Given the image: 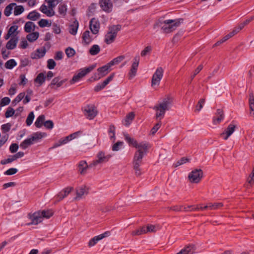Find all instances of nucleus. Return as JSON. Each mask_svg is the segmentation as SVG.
Instances as JSON below:
<instances>
[{"label":"nucleus","mask_w":254,"mask_h":254,"mask_svg":"<svg viewBox=\"0 0 254 254\" xmlns=\"http://www.w3.org/2000/svg\"><path fill=\"white\" fill-rule=\"evenodd\" d=\"M205 103V99H201L198 101L197 104L196 106L195 110L199 112L202 108L203 105Z\"/></svg>","instance_id":"680f3d73"},{"label":"nucleus","mask_w":254,"mask_h":254,"mask_svg":"<svg viewBox=\"0 0 254 254\" xmlns=\"http://www.w3.org/2000/svg\"><path fill=\"white\" fill-rule=\"evenodd\" d=\"M100 5L103 10L107 12L111 11L113 7L111 0H100Z\"/></svg>","instance_id":"4be33fe9"},{"label":"nucleus","mask_w":254,"mask_h":254,"mask_svg":"<svg viewBox=\"0 0 254 254\" xmlns=\"http://www.w3.org/2000/svg\"><path fill=\"white\" fill-rule=\"evenodd\" d=\"M63 84V81L60 80V78L58 77L55 78L52 82L51 85L52 86V88L54 89H57L58 87H60Z\"/></svg>","instance_id":"e433bc0d"},{"label":"nucleus","mask_w":254,"mask_h":254,"mask_svg":"<svg viewBox=\"0 0 254 254\" xmlns=\"http://www.w3.org/2000/svg\"><path fill=\"white\" fill-rule=\"evenodd\" d=\"M110 67L111 66L109 64H108L101 67L98 68L97 69L98 71L99 72L98 74V77H97V76L95 75V77H94L93 80H98L101 77L105 76L108 73V70Z\"/></svg>","instance_id":"aec40b11"},{"label":"nucleus","mask_w":254,"mask_h":254,"mask_svg":"<svg viewBox=\"0 0 254 254\" xmlns=\"http://www.w3.org/2000/svg\"><path fill=\"white\" fill-rule=\"evenodd\" d=\"M100 51V47L98 45H94L90 48L89 52L91 55L95 56L97 55Z\"/></svg>","instance_id":"c9c22d12"},{"label":"nucleus","mask_w":254,"mask_h":254,"mask_svg":"<svg viewBox=\"0 0 254 254\" xmlns=\"http://www.w3.org/2000/svg\"><path fill=\"white\" fill-rule=\"evenodd\" d=\"M46 53V50L45 47H42L40 49H37L35 51L32 53L31 54V58L32 59H38L43 58Z\"/></svg>","instance_id":"412c9836"},{"label":"nucleus","mask_w":254,"mask_h":254,"mask_svg":"<svg viewBox=\"0 0 254 254\" xmlns=\"http://www.w3.org/2000/svg\"><path fill=\"white\" fill-rule=\"evenodd\" d=\"M172 100L169 98L164 99L162 102L154 107L156 111V118L160 121L164 117L165 112L170 109L172 105Z\"/></svg>","instance_id":"f257e3e1"},{"label":"nucleus","mask_w":254,"mask_h":254,"mask_svg":"<svg viewBox=\"0 0 254 254\" xmlns=\"http://www.w3.org/2000/svg\"><path fill=\"white\" fill-rule=\"evenodd\" d=\"M39 25L41 27H50L51 22L47 19H42L38 22Z\"/></svg>","instance_id":"49530a36"},{"label":"nucleus","mask_w":254,"mask_h":254,"mask_svg":"<svg viewBox=\"0 0 254 254\" xmlns=\"http://www.w3.org/2000/svg\"><path fill=\"white\" fill-rule=\"evenodd\" d=\"M96 67V64H93L88 67L81 68L79 72L76 75H74L72 79L70 81V84H73L76 82L79 81L81 78L84 77L87 74L90 72Z\"/></svg>","instance_id":"39448f33"},{"label":"nucleus","mask_w":254,"mask_h":254,"mask_svg":"<svg viewBox=\"0 0 254 254\" xmlns=\"http://www.w3.org/2000/svg\"><path fill=\"white\" fill-rule=\"evenodd\" d=\"M45 116L43 115H41L39 116L36 119L35 122V125L37 127L40 128L43 125H44V121H45Z\"/></svg>","instance_id":"473e14b6"},{"label":"nucleus","mask_w":254,"mask_h":254,"mask_svg":"<svg viewBox=\"0 0 254 254\" xmlns=\"http://www.w3.org/2000/svg\"><path fill=\"white\" fill-rule=\"evenodd\" d=\"M109 134L111 139H115V127L114 125H110L109 128Z\"/></svg>","instance_id":"5fc2aeb1"},{"label":"nucleus","mask_w":254,"mask_h":254,"mask_svg":"<svg viewBox=\"0 0 254 254\" xmlns=\"http://www.w3.org/2000/svg\"><path fill=\"white\" fill-rule=\"evenodd\" d=\"M194 253L193 246L189 245L182 250L177 254H192Z\"/></svg>","instance_id":"7c9ffc66"},{"label":"nucleus","mask_w":254,"mask_h":254,"mask_svg":"<svg viewBox=\"0 0 254 254\" xmlns=\"http://www.w3.org/2000/svg\"><path fill=\"white\" fill-rule=\"evenodd\" d=\"M133 169L134 171L135 175L137 176H140L141 175V169L140 166L133 165Z\"/></svg>","instance_id":"052dcab7"},{"label":"nucleus","mask_w":254,"mask_h":254,"mask_svg":"<svg viewBox=\"0 0 254 254\" xmlns=\"http://www.w3.org/2000/svg\"><path fill=\"white\" fill-rule=\"evenodd\" d=\"M109 235H110V232L108 231H107V232H105V233L101 234L99 235L95 236L94 237L92 238L89 241V242H88V246L89 247H93V246H95L99 241L103 239V238H104L105 237L109 236Z\"/></svg>","instance_id":"dca6fc26"},{"label":"nucleus","mask_w":254,"mask_h":254,"mask_svg":"<svg viewBox=\"0 0 254 254\" xmlns=\"http://www.w3.org/2000/svg\"><path fill=\"white\" fill-rule=\"evenodd\" d=\"M152 50V47L150 46L146 47L141 52V56L142 57L145 56L147 54L149 53Z\"/></svg>","instance_id":"bf43d9fd"},{"label":"nucleus","mask_w":254,"mask_h":254,"mask_svg":"<svg viewBox=\"0 0 254 254\" xmlns=\"http://www.w3.org/2000/svg\"><path fill=\"white\" fill-rule=\"evenodd\" d=\"M203 177V171L201 169H194L190 172L188 176L191 183H198Z\"/></svg>","instance_id":"1a4fd4ad"},{"label":"nucleus","mask_w":254,"mask_h":254,"mask_svg":"<svg viewBox=\"0 0 254 254\" xmlns=\"http://www.w3.org/2000/svg\"><path fill=\"white\" fill-rule=\"evenodd\" d=\"M25 97V93L22 92L18 94L17 96L14 99V100L12 101V104L15 106L18 102H19L22 99Z\"/></svg>","instance_id":"09e8293b"},{"label":"nucleus","mask_w":254,"mask_h":254,"mask_svg":"<svg viewBox=\"0 0 254 254\" xmlns=\"http://www.w3.org/2000/svg\"><path fill=\"white\" fill-rule=\"evenodd\" d=\"M24 10V8L22 5H16L15 3L14 7L13 13L14 15H18L21 14Z\"/></svg>","instance_id":"ea45409f"},{"label":"nucleus","mask_w":254,"mask_h":254,"mask_svg":"<svg viewBox=\"0 0 254 254\" xmlns=\"http://www.w3.org/2000/svg\"><path fill=\"white\" fill-rule=\"evenodd\" d=\"M39 13L36 11L31 12L29 13L28 15V18L32 20H36L38 19L39 18Z\"/></svg>","instance_id":"8fccbe9b"},{"label":"nucleus","mask_w":254,"mask_h":254,"mask_svg":"<svg viewBox=\"0 0 254 254\" xmlns=\"http://www.w3.org/2000/svg\"><path fill=\"white\" fill-rule=\"evenodd\" d=\"M46 136V134L45 133L41 132H36L33 133L31 135V137L32 138V140H33V142H37L40 139L45 137Z\"/></svg>","instance_id":"cd10ccee"},{"label":"nucleus","mask_w":254,"mask_h":254,"mask_svg":"<svg viewBox=\"0 0 254 254\" xmlns=\"http://www.w3.org/2000/svg\"><path fill=\"white\" fill-rule=\"evenodd\" d=\"M56 66V63L53 59H49L47 61V67L50 69L54 68Z\"/></svg>","instance_id":"338daca9"},{"label":"nucleus","mask_w":254,"mask_h":254,"mask_svg":"<svg viewBox=\"0 0 254 254\" xmlns=\"http://www.w3.org/2000/svg\"><path fill=\"white\" fill-rule=\"evenodd\" d=\"M90 29L92 34L96 35L98 33L100 28V23L95 18H92L90 21Z\"/></svg>","instance_id":"a211bd4d"},{"label":"nucleus","mask_w":254,"mask_h":254,"mask_svg":"<svg viewBox=\"0 0 254 254\" xmlns=\"http://www.w3.org/2000/svg\"><path fill=\"white\" fill-rule=\"evenodd\" d=\"M80 134V131H77L66 136L65 138H64V144L76 138Z\"/></svg>","instance_id":"79ce46f5"},{"label":"nucleus","mask_w":254,"mask_h":254,"mask_svg":"<svg viewBox=\"0 0 254 254\" xmlns=\"http://www.w3.org/2000/svg\"><path fill=\"white\" fill-rule=\"evenodd\" d=\"M224 118V115L223 111L220 109H217L216 117H214L213 119V124L215 125L219 124L223 120Z\"/></svg>","instance_id":"5701e85b"},{"label":"nucleus","mask_w":254,"mask_h":254,"mask_svg":"<svg viewBox=\"0 0 254 254\" xmlns=\"http://www.w3.org/2000/svg\"><path fill=\"white\" fill-rule=\"evenodd\" d=\"M143 227L144 229L145 234L147 233H155L161 229L160 226L158 225H153L151 224H148L146 226Z\"/></svg>","instance_id":"a878e982"},{"label":"nucleus","mask_w":254,"mask_h":254,"mask_svg":"<svg viewBox=\"0 0 254 254\" xmlns=\"http://www.w3.org/2000/svg\"><path fill=\"white\" fill-rule=\"evenodd\" d=\"M42 214L40 213V211L36 212L32 214H29L28 217L31 220V222L26 224L27 225H37L43 221Z\"/></svg>","instance_id":"ddd939ff"},{"label":"nucleus","mask_w":254,"mask_h":254,"mask_svg":"<svg viewBox=\"0 0 254 254\" xmlns=\"http://www.w3.org/2000/svg\"><path fill=\"white\" fill-rule=\"evenodd\" d=\"M16 65V62L14 59L7 61L5 64V67L7 69H12Z\"/></svg>","instance_id":"37998d69"},{"label":"nucleus","mask_w":254,"mask_h":254,"mask_svg":"<svg viewBox=\"0 0 254 254\" xmlns=\"http://www.w3.org/2000/svg\"><path fill=\"white\" fill-rule=\"evenodd\" d=\"M144 234H145V232L144 231L143 227H142L137 230L132 231L131 235L133 236H134L141 235Z\"/></svg>","instance_id":"3c124183"},{"label":"nucleus","mask_w":254,"mask_h":254,"mask_svg":"<svg viewBox=\"0 0 254 254\" xmlns=\"http://www.w3.org/2000/svg\"><path fill=\"white\" fill-rule=\"evenodd\" d=\"M10 102V99L8 97H4L1 100L0 103V106L3 107L6 105H7L9 104Z\"/></svg>","instance_id":"0e129e2a"},{"label":"nucleus","mask_w":254,"mask_h":254,"mask_svg":"<svg viewBox=\"0 0 254 254\" xmlns=\"http://www.w3.org/2000/svg\"><path fill=\"white\" fill-rule=\"evenodd\" d=\"M46 75L44 73H39L35 79V82L38 83L39 86L41 85L45 81Z\"/></svg>","instance_id":"2f4dec72"},{"label":"nucleus","mask_w":254,"mask_h":254,"mask_svg":"<svg viewBox=\"0 0 254 254\" xmlns=\"http://www.w3.org/2000/svg\"><path fill=\"white\" fill-rule=\"evenodd\" d=\"M139 57L138 56H135L133 59V62L131 65V67L133 69H136L137 70L139 63Z\"/></svg>","instance_id":"864d4df0"},{"label":"nucleus","mask_w":254,"mask_h":254,"mask_svg":"<svg viewBox=\"0 0 254 254\" xmlns=\"http://www.w3.org/2000/svg\"><path fill=\"white\" fill-rule=\"evenodd\" d=\"M15 159L13 155H10L8 157V158L6 159L2 160L0 162V163L2 165H5L7 163H11L14 161H15Z\"/></svg>","instance_id":"13d9d810"},{"label":"nucleus","mask_w":254,"mask_h":254,"mask_svg":"<svg viewBox=\"0 0 254 254\" xmlns=\"http://www.w3.org/2000/svg\"><path fill=\"white\" fill-rule=\"evenodd\" d=\"M123 144V142L122 141H118L117 143L114 144L112 146V150L114 151H118L120 149V146H121Z\"/></svg>","instance_id":"774afa93"},{"label":"nucleus","mask_w":254,"mask_h":254,"mask_svg":"<svg viewBox=\"0 0 254 254\" xmlns=\"http://www.w3.org/2000/svg\"><path fill=\"white\" fill-rule=\"evenodd\" d=\"M65 52L68 58L72 57L75 54V50L71 47L66 48L65 50Z\"/></svg>","instance_id":"603ef678"},{"label":"nucleus","mask_w":254,"mask_h":254,"mask_svg":"<svg viewBox=\"0 0 254 254\" xmlns=\"http://www.w3.org/2000/svg\"><path fill=\"white\" fill-rule=\"evenodd\" d=\"M34 142L32 140L31 136L24 140L20 144V146L23 149L27 148L30 145L33 144Z\"/></svg>","instance_id":"c756f323"},{"label":"nucleus","mask_w":254,"mask_h":254,"mask_svg":"<svg viewBox=\"0 0 254 254\" xmlns=\"http://www.w3.org/2000/svg\"><path fill=\"white\" fill-rule=\"evenodd\" d=\"M35 25L32 22H27L24 26V30L26 32L29 33L33 31L35 29Z\"/></svg>","instance_id":"72a5a7b5"},{"label":"nucleus","mask_w":254,"mask_h":254,"mask_svg":"<svg viewBox=\"0 0 254 254\" xmlns=\"http://www.w3.org/2000/svg\"><path fill=\"white\" fill-rule=\"evenodd\" d=\"M18 38L16 37H11L9 41H8L6 45V47L7 49L12 50L16 47Z\"/></svg>","instance_id":"bb28decb"},{"label":"nucleus","mask_w":254,"mask_h":254,"mask_svg":"<svg viewBox=\"0 0 254 254\" xmlns=\"http://www.w3.org/2000/svg\"><path fill=\"white\" fill-rule=\"evenodd\" d=\"M223 204L222 202H216L214 203H208L209 209L211 210H216L222 207Z\"/></svg>","instance_id":"a18cd8bd"},{"label":"nucleus","mask_w":254,"mask_h":254,"mask_svg":"<svg viewBox=\"0 0 254 254\" xmlns=\"http://www.w3.org/2000/svg\"><path fill=\"white\" fill-rule=\"evenodd\" d=\"M40 213L42 214L41 216L42 219H48L50 217H51L53 214V212L51 210H43L41 211H40Z\"/></svg>","instance_id":"a19ab883"},{"label":"nucleus","mask_w":254,"mask_h":254,"mask_svg":"<svg viewBox=\"0 0 254 254\" xmlns=\"http://www.w3.org/2000/svg\"><path fill=\"white\" fill-rule=\"evenodd\" d=\"M84 115L89 120L93 119L97 115L98 111L94 105H88L84 108Z\"/></svg>","instance_id":"9d476101"},{"label":"nucleus","mask_w":254,"mask_h":254,"mask_svg":"<svg viewBox=\"0 0 254 254\" xmlns=\"http://www.w3.org/2000/svg\"><path fill=\"white\" fill-rule=\"evenodd\" d=\"M92 33L91 34L89 31L86 30L84 31L82 35V44L83 45H88L95 38L93 36Z\"/></svg>","instance_id":"2eb2a0df"},{"label":"nucleus","mask_w":254,"mask_h":254,"mask_svg":"<svg viewBox=\"0 0 254 254\" xmlns=\"http://www.w3.org/2000/svg\"><path fill=\"white\" fill-rule=\"evenodd\" d=\"M39 37V33L35 32L31 33L27 35V40L31 42L35 41Z\"/></svg>","instance_id":"4c0bfd02"},{"label":"nucleus","mask_w":254,"mask_h":254,"mask_svg":"<svg viewBox=\"0 0 254 254\" xmlns=\"http://www.w3.org/2000/svg\"><path fill=\"white\" fill-rule=\"evenodd\" d=\"M134 112H131L127 114L124 121V124L126 126H129L134 119Z\"/></svg>","instance_id":"c85d7f7f"},{"label":"nucleus","mask_w":254,"mask_h":254,"mask_svg":"<svg viewBox=\"0 0 254 254\" xmlns=\"http://www.w3.org/2000/svg\"><path fill=\"white\" fill-rule=\"evenodd\" d=\"M34 118L35 116L33 112H31L28 115V117L26 120V123L27 126H30L32 124Z\"/></svg>","instance_id":"de8ad7c7"},{"label":"nucleus","mask_w":254,"mask_h":254,"mask_svg":"<svg viewBox=\"0 0 254 254\" xmlns=\"http://www.w3.org/2000/svg\"><path fill=\"white\" fill-rule=\"evenodd\" d=\"M164 70L161 67H158L153 74L151 80V86H158L163 75Z\"/></svg>","instance_id":"6e6552de"},{"label":"nucleus","mask_w":254,"mask_h":254,"mask_svg":"<svg viewBox=\"0 0 254 254\" xmlns=\"http://www.w3.org/2000/svg\"><path fill=\"white\" fill-rule=\"evenodd\" d=\"M236 128V125L232 123L230 124L224 131L220 134V136L223 137L224 140H227L235 131Z\"/></svg>","instance_id":"4468645a"},{"label":"nucleus","mask_w":254,"mask_h":254,"mask_svg":"<svg viewBox=\"0 0 254 254\" xmlns=\"http://www.w3.org/2000/svg\"><path fill=\"white\" fill-rule=\"evenodd\" d=\"M164 20L161 19H159L157 20L153 24V28L156 29L158 27H161V29H162V25H164Z\"/></svg>","instance_id":"4d7b16f0"},{"label":"nucleus","mask_w":254,"mask_h":254,"mask_svg":"<svg viewBox=\"0 0 254 254\" xmlns=\"http://www.w3.org/2000/svg\"><path fill=\"white\" fill-rule=\"evenodd\" d=\"M249 104L251 111L250 116L254 118V95L252 92H250L249 94Z\"/></svg>","instance_id":"393cba45"},{"label":"nucleus","mask_w":254,"mask_h":254,"mask_svg":"<svg viewBox=\"0 0 254 254\" xmlns=\"http://www.w3.org/2000/svg\"><path fill=\"white\" fill-rule=\"evenodd\" d=\"M18 29V26L17 25H13L10 27L8 31V33L9 35H10L12 37H16V35L18 34L17 31Z\"/></svg>","instance_id":"c03bdc74"},{"label":"nucleus","mask_w":254,"mask_h":254,"mask_svg":"<svg viewBox=\"0 0 254 254\" xmlns=\"http://www.w3.org/2000/svg\"><path fill=\"white\" fill-rule=\"evenodd\" d=\"M126 140L128 142L129 145L139 149L140 148H145L146 146L149 145V144L146 142H141L138 143L137 141L133 138L130 137L128 134L125 135Z\"/></svg>","instance_id":"9b49d317"},{"label":"nucleus","mask_w":254,"mask_h":254,"mask_svg":"<svg viewBox=\"0 0 254 254\" xmlns=\"http://www.w3.org/2000/svg\"><path fill=\"white\" fill-rule=\"evenodd\" d=\"M149 148V145H147L146 146V149L140 148L139 149H137L133 156L132 165L141 166L142 162V158L147 153Z\"/></svg>","instance_id":"20e7f679"},{"label":"nucleus","mask_w":254,"mask_h":254,"mask_svg":"<svg viewBox=\"0 0 254 254\" xmlns=\"http://www.w3.org/2000/svg\"><path fill=\"white\" fill-rule=\"evenodd\" d=\"M70 15L73 17L68 24V30L69 33L72 35H75L77 33V30L79 27V23L77 19L74 17L76 13V11L74 9H72L70 12Z\"/></svg>","instance_id":"0eeeda50"},{"label":"nucleus","mask_w":254,"mask_h":254,"mask_svg":"<svg viewBox=\"0 0 254 254\" xmlns=\"http://www.w3.org/2000/svg\"><path fill=\"white\" fill-rule=\"evenodd\" d=\"M97 159L93 160L92 163L89 165L91 167L96 166L98 164H101L107 162L111 155L109 154H106L105 152L102 151H99L96 155Z\"/></svg>","instance_id":"423d86ee"},{"label":"nucleus","mask_w":254,"mask_h":254,"mask_svg":"<svg viewBox=\"0 0 254 254\" xmlns=\"http://www.w3.org/2000/svg\"><path fill=\"white\" fill-rule=\"evenodd\" d=\"M124 59H125V56H119V57L114 59L112 61L110 62L108 64H109L110 66H112L114 65L117 64H119Z\"/></svg>","instance_id":"58836bf2"},{"label":"nucleus","mask_w":254,"mask_h":254,"mask_svg":"<svg viewBox=\"0 0 254 254\" xmlns=\"http://www.w3.org/2000/svg\"><path fill=\"white\" fill-rule=\"evenodd\" d=\"M161 126V122L160 121H159V122L158 123H157L151 129V133L152 135H154L157 132L158 129Z\"/></svg>","instance_id":"e2e57ef3"},{"label":"nucleus","mask_w":254,"mask_h":254,"mask_svg":"<svg viewBox=\"0 0 254 254\" xmlns=\"http://www.w3.org/2000/svg\"><path fill=\"white\" fill-rule=\"evenodd\" d=\"M60 0H45V1L48 5L51 6L55 7V6L59 3Z\"/></svg>","instance_id":"69168bd1"},{"label":"nucleus","mask_w":254,"mask_h":254,"mask_svg":"<svg viewBox=\"0 0 254 254\" xmlns=\"http://www.w3.org/2000/svg\"><path fill=\"white\" fill-rule=\"evenodd\" d=\"M14 3H11L6 6L4 11V14L7 16H9L12 13V11L14 10Z\"/></svg>","instance_id":"f704fd0d"},{"label":"nucleus","mask_w":254,"mask_h":254,"mask_svg":"<svg viewBox=\"0 0 254 254\" xmlns=\"http://www.w3.org/2000/svg\"><path fill=\"white\" fill-rule=\"evenodd\" d=\"M114 76V73L111 74L109 77L105 79L103 82L98 83L94 88V91L95 92H98L101 91L105 88V87L109 84V83L112 81Z\"/></svg>","instance_id":"6ab92c4d"},{"label":"nucleus","mask_w":254,"mask_h":254,"mask_svg":"<svg viewBox=\"0 0 254 254\" xmlns=\"http://www.w3.org/2000/svg\"><path fill=\"white\" fill-rule=\"evenodd\" d=\"M54 8L55 7L51 6L50 5L48 4V5H46L43 4L41 6L40 10L47 16L51 17L55 15Z\"/></svg>","instance_id":"f3484780"},{"label":"nucleus","mask_w":254,"mask_h":254,"mask_svg":"<svg viewBox=\"0 0 254 254\" xmlns=\"http://www.w3.org/2000/svg\"><path fill=\"white\" fill-rule=\"evenodd\" d=\"M121 25H113L109 27V31L105 36V42L107 44L113 43L117 36V33L120 30Z\"/></svg>","instance_id":"7ed1b4c3"},{"label":"nucleus","mask_w":254,"mask_h":254,"mask_svg":"<svg viewBox=\"0 0 254 254\" xmlns=\"http://www.w3.org/2000/svg\"><path fill=\"white\" fill-rule=\"evenodd\" d=\"M15 113L14 110L11 107H9L5 113V117L6 118L12 117Z\"/></svg>","instance_id":"6e6d98bb"},{"label":"nucleus","mask_w":254,"mask_h":254,"mask_svg":"<svg viewBox=\"0 0 254 254\" xmlns=\"http://www.w3.org/2000/svg\"><path fill=\"white\" fill-rule=\"evenodd\" d=\"M183 19L165 20L162 31L164 33H170L174 31L183 22Z\"/></svg>","instance_id":"f03ea898"},{"label":"nucleus","mask_w":254,"mask_h":254,"mask_svg":"<svg viewBox=\"0 0 254 254\" xmlns=\"http://www.w3.org/2000/svg\"><path fill=\"white\" fill-rule=\"evenodd\" d=\"M89 189L87 187L82 185L77 187L76 189V196L73 198V199L76 201L79 200L85 195L88 194Z\"/></svg>","instance_id":"f8f14e48"},{"label":"nucleus","mask_w":254,"mask_h":254,"mask_svg":"<svg viewBox=\"0 0 254 254\" xmlns=\"http://www.w3.org/2000/svg\"><path fill=\"white\" fill-rule=\"evenodd\" d=\"M88 167H90L89 165H88L86 161L84 160L80 161L78 165V172L82 175L85 174Z\"/></svg>","instance_id":"b1692460"}]
</instances>
